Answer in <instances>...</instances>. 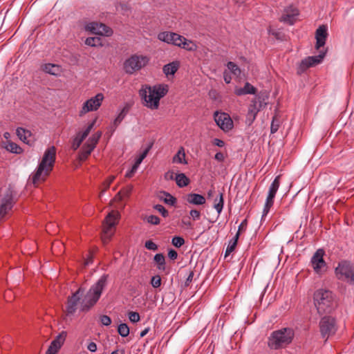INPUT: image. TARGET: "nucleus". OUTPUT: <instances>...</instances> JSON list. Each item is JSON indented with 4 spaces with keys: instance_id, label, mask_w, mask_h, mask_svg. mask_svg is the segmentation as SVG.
Returning a JSON list of instances; mask_svg holds the SVG:
<instances>
[{
    "instance_id": "53",
    "label": "nucleus",
    "mask_w": 354,
    "mask_h": 354,
    "mask_svg": "<svg viewBox=\"0 0 354 354\" xmlns=\"http://www.w3.org/2000/svg\"><path fill=\"white\" fill-rule=\"evenodd\" d=\"M189 215L194 221L198 220L201 218V212L197 209H192L189 212Z\"/></svg>"
},
{
    "instance_id": "55",
    "label": "nucleus",
    "mask_w": 354,
    "mask_h": 354,
    "mask_svg": "<svg viewBox=\"0 0 354 354\" xmlns=\"http://www.w3.org/2000/svg\"><path fill=\"white\" fill-rule=\"evenodd\" d=\"M165 202L169 205H174L176 203V198L169 194H166Z\"/></svg>"
},
{
    "instance_id": "21",
    "label": "nucleus",
    "mask_w": 354,
    "mask_h": 354,
    "mask_svg": "<svg viewBox=\"0 0 354 354\" xmlns=\"http://www.w3.org/2000/svg\"><path fill=\"white\" fill-rule=\"evenodd\" d=\"M158 39L169 44L178 46L181 41V35L172 32H162L158 35Z\"/></svg>"
},
{
    "instance_id": "24",
    "label": "nucleus",
    "mask_w": 354,
    "mask_h": 354,
    "mask_svg": "<svg viewBox=\"0 0 354 354\" xmlns=\"http://www.w3.org/2000/svg\"><path fill=\"white\" fill-rule=\"evenodd\" d=\"M186 200L189 204L196 205H202L206 202V199L203 195L194 193L188 194L186 196Z\"/></svg>"
},
{
    "instance_id": "47",
    "label": "nucleus",
    "mask_w": 354,
    "mask_h": 354,
    "mask_svg": "<svg viewBox=\"0 0 354 354\" xmlns=\"http://www.w3.org/2000/svg\"><path fill=\"white\" fill-rule=\"evenodd\" d=\"M145 221L152 225H158L160 223V218L155 215H149L146 216Z\"/></svg>"
},
{
    "instance_id": "35",
    "label": "nucleus",
    "mask_w": 354,
    "mask_h": 354,
    "mask_svg": "<svg viewBox=\"0 0 354 354\" xmlns=\"http://www.w3.org/2000/svg\"><path fill=\"white\" fill-rule=\"evenodd\" d=\"M279 178L280 177L279 176L274 178V180L270 186L268 195H270L275 197V195L279 189L280 185Z\"/></svg>"
},
{
    "instance_id": "26",
    "label": "nucleus",
    "mask_w": 354,
    "mask_h": 354,
    "mask_svg": "<svg viewBox=\"0 0 354 354\" xmlns=\"http://www.w3.org/2000/svg\"><path fill=\"white\" fill-rule=\"evenodd\" d=\"M181 41L178 42L179 45L177 46L188 51H195L197 49V45L192 40H189L183 36H181Z\"/></svg>"
},
{
    "instance_id": "60",
    "label": "nucleus",
    "mask_w": 354,
    "mask_h": 354,
    "mask_svg": "<svg viewBox=\"0 0 354 354\" xmlns=\"http://www.w3.org/2000/svg\"><path fill=\"white\" fill-rule=\"evenodd\" d=\"M214 158L219 162H223L225 159V156L221 152H217L215 154Z\"/></svg>"
},
{
    "instance_id": "14",
    "label": "nucleus",
    "mask_w": 354,
    "mask_h": 354,
    "mask_svg": "<svg viewBox=\"0 0 354 354\" xmlns=\"http://www.w3.org/2000/svg\"><path fill=\"white\" fill-rule=\"evenodd\" d=\"M320 331L324 338H328L336 331L335 322L331 317H324L319 322Z\"/></svg>"
},
{
    "instance_id": "64",
    "label": "nucleus",
    "mask_w": 354,
    "mask_h": 354,
    "mask_svg": "<svg viewBox=\"0 0 354 354\" xmlns=\"http://www.w3.org/2000/svg\"><path fill=\"white\" fill-rule=\"evenodd\" d=\"M111 354H124V352L122 350H116V351H113Z\"/></svg>"
},
{
    "instance_id": "41",
    "label": "nucleus",
    "mask_w": 354,
    "mask_h": 354,
    "mask_svg": "<svg viewBox=\"0 0 354 354\" xmlns=\"http://www.w3.org/2000/svg\"><path fill=\"white\" fill-rule=\"evenodd\" d=\"M281 124L280 119L277 116H274L272 120L271 127H270V132L271 133H276Z\"/></svg>"
},
{
    "instance_id": "22",
    "label": "nucleus",
    "mask_w": 354,
    "mask_h": 354,
    "mask_svg": "<svg viewBox=\"0 0 354 354\" xmlns=\"http://www.w3.org/2000/svg\"><path fill=\"white\" fill-rule=\"evenodd\" d=\"M328 28L325 25L320 26L316 30L315 38H316V49H319L323 47L326 44V40L328 36L327 32Z\"/></svg>"
},
{
    "instance_id": "28",
    "label": "nucleus",
    "mask_w": 354,
    "mask_h": 354,
    "mask_svg": "<svg viewBox=\"0 0 354 354\" xmlns=\"http://www.w3.org/2000/svg\"><path fill=\"white\" fill-rule=\"evenodd\" d=\"M17 135L21 141L30 145L31 140L30 138L31 137V133L30 131L19 127L17 129Z\"/></svg>"
},
{
    "instance_id": "23",
    "label": "nucleus",
    "mask_w": 354,
    "mask_h": 354,
    "mask_svg": "<svg viewBox=\"0 0 354 354\" xmlns=\"http://www.w3.org/2000/svg\"><path fill=\"white\" fill-rule=\"evenodd\" d=\"M261 108V102H257L256 99H253L251 101V103L248 107V111L247 118L248 120H250L251 122H252L256 117L259 111Z\"/></svg>"
},
{
    "instance_id": "12",
    "label": "nucleus",
    "mask_w": 354,
    "mask_h": 354,
    "mask_svg": "<svg viewBox=\"0 0 354 354\" xmlns=\"http://www.w3.org/2000/svg\"><path fill=\"white\" fill-rule=\"evenodd\" d=\"M325 251L323 249H318L311 258L310 263L314 271L317 274H322L327 269V264L324 259Z\"/></svg>"
},
{
    "instance_id": "18",
    "label": "nucleus",
    "mask_w": 354,
    "mask_h": 354,
    "mask_svg": "<svg viewBox=\"0 0 354 354\" xmlns=\"http://www.w3.org/2000/svg\"><path fill=\"white\" fill-rule=\"evenodd\" d=\"M82 294L83 290L80 288L68 298L66 306V313L68 315H73L75 313Z\"/></svg>"
},
{
    "instance_id": "34",
    "label": "nucleus",
    "mask_w": 354,
    "mask_h": 354,
    "mask_svg": "<svg viewBox=\"0 0 354 354\" xmlns=\"http://www.w3.org/2000/svg\"><path fill=\"white\" fill-rule=\"evenodd\" d=\"M43 70L47 73L57 75L60 71V68L56 64H46L43 66Z\"/></svg>"
},
{
    "instance_id": "5",
    "label": "nucleus",
    "mask_w": 354,
    "mask_h": 354,
    "mask_svg": "<svg viewBox=\"0 0 354 354\" xmlns=\"http://www.w3.org/2000/svg\"><path fill=\"white\" fill-rule=\"evenodd\" d=\"M314 304L319 314L330 312L334 305V296L331 291L325 289L316 290L313 295Z\"/></svg>"
},
{
    "instance_id": "33",
    "label": "nucleus",
    "mask_w": 354,
    "mask_h": 354,
    "mask_svg": "<svg viewBox=\"0 0 354 354\" xmlns=\"http://www.w3.org/2000/svg\"><path fill=\"white\" fill-rule=\"evenodd\" d=\"M85 44L91 46H103V39L100 37H90L86 38Z\"/></svg>"
},
{
    "instance_id": "48",
    "label": "nucleus",
    "mask_w": 354,
    "mask_h": 354,
    "mask_svg": "<svg viewBox=\"0 0 354 354\" xmlns=\"http://www.w3.org/2000/svg\"><path fill=\"white\" fill-rule=\"evenodd\" d=\"M151 284L155 288H159L161 285L160 277L159 275L152 277L151 279Z\"/></svg>"
},
{
    "instance_id": "13",
    "label": "nucleus",
    "mask_w": 354,
    "mask_h": 354,
    "mask_svg": "<svg viewBox=\"0 0 354 354\" xmlns=\"http://www.w3.org/2000/svg\"><path fill=\"white\" fill-rule=\"evenodd\" d=\"M326 52H320L318 55L308 57L303 59L297 68V73L301 74L306 71L308 68L315 66L320 64L324 57H325Z\"/></svg>"
},
{
    "instance_id": "50",
    "label": "nucleus",
    "mask_w": 354,
    "mask_h": 354,
    "mask_svg": "<svg viewBox=\"0 0 354 354\" xmlns=\"http://www.w3.org/2000/svg\"><path fill=\"white\" fill-rule=\"evenodd\" d=\"M145 246L147 250L156 251L158 250V245L151 240L147 241Z\"/></svg>"
},
{
    "instance_id": "59",
    "label": "nucleus",
    "mask_w": 354,
    "mask_h": 354,
    "mask_svg": "<svg viewBox=\"0 0 354 354\" xmlns=\"http://www.w3.org/2000/svg\"><path fill=\"white\" fill-rule=\"evenodd\" d=\"M212 143L216 145V146H218L219 147H224L225 145V142L224 141H223L221 139H218V138H214L213 140H212Z\"/></svg>"
},
{
    "instance_id": "7",
    "label": "nucleus",
    "mask_w": 354,
    "mask_h": 354,
    "mask_svg": "<svg viewBox=\"0 0 354 354\" xmlns=\"http://www.w3.org/2000/svg\"><path fill=\"white\" fill-rule=\"evenodd\" d=\"M337 279L354 286V265L348 261H341L335 269Z\"/></svg>"
},
{
    "instance_id": "45",
    "label": "nucleus",
    "mask_w": 354,
    "mask_h": 354,
    "mask_svg": "<svg viewBox=\"0 0 354 354\" xmlns=\"http://www.w3.org/2000/svg\"><path fill=\"white\" fill-rule=\"evenodd\" d=\"M171 243L176 248H180L185 243V240L181 236H174L172 239Z\"/></svg>"
},
{
    "instance_id": "16",
    "label": "nucleus",
    "mask_w": 354,
    "mask_h": 354,
    "mask_svg": "<svg viewBox=\"0 0 354 354\" xmlns=\"http://www.w3.org/2000/svg\"><path fill=\"white\" fill-rule=\"evenodd\" d=\"M85 28L91 33L97 35L109 36L112 34L111 29L102 23L91 22L88 24Z\"/></svg>"
},
{
    "instance_id": "57",
    "label": "nucleus",
    "mask_w": 354,
    "mask_h": 354,
    "mask_svg": "<svg viewBox=\"0 0 354 354\" xmlns=\"http://www.w3.org/2000/svg\"><path fill=\"white\" fill-rule=\"evenodd\" d=\"M168 257L170 259L175 260L178 257V253L176 250H174L173 249H170L168 251Z\"/></svg>"
},
{
    "instance_id": "3",
    "label": "nucleus",
    "mask_w": 354,
    "mask_h": 354,
    "mask_svg": "<svg viewBox=\"0 0 354 354\" xmlns=\"http://www.w3.org/2000/svg\"><path fill=\"white\" fill-rule=\"evenodd\" d=\"M108 275L103 274L91 286L81 303V310L87 311L100 299L103 290L107 285Z\"/></svg>"
},
{
    "instance_id": "29",
    "label": "nucleus",
    "mask_w": 354,
    "mask_h": 354,
    "mask_svg": "<svg viewBox=\"0 0 354 354\" xmlns=\"http://www.w3.org/2000/svg\"><path fill=\"white\" fill-rule=\"evenodd\" d=\"M3 147L8 151L14 153H21L22 151L21 148L16 143L12 142L9 140L3 142Z\"/></svg>"
},
{
    "instance_id": "38",
    "label": "nucleus",
    "mask_w": 354,
    "mask_h": 354,
    "mask_svg": "<svg viewBox=\"0 0 354 354\" xmlns=\"http://www.w3.org/2000/svg\"><path fill=\"white\" fill-rule=\"evenodd\" d=\"M224 205V200H223V193L219 194V198H216L214 201V207L216 210L218 214H221V212L223 210Z\"/></svg>"
},
{
    "instance_id": "2",
    "label": "nucleus",
    "mask_w": 354,
    "mask_h": 354,
    "mask_svg": "<svg viewBox=\"0 0 354 354\" xmlns=\"http://www.w3.org/2000/svg\"><path fill=\"white\" fill-rule=\"evenodd\" d=\"M167 84H156L153 86L143 85L139 91V95L143 101V104L151 110L158 109L160 100L168 93Z\"/></svg>"
},
{
    "instance_id": "63",
    "label": "nucleus",
    "mask_w": 354,
    "mask_h": 354,
    "mask_svg": "<svg viewBox=\"0 0 354 354\" xmlns=\"http://www.w3.org/2000/svg\"><path fill=\"white\" fill-rule=\"evenodd\" d=\"M166 178L169 179H174V172H167L166 174Z\"/></svg>"
},
{
    "instance_id": "40",
    "label": "nucleus",
    "mask_w": 354,
    "mask_h": 354,
    "mask_svg": "<svg viewBox=\"0 0 354 354\" xmlns=\"http://www.w3.org/2000/svg\"><path fill=\"white\" fill-rule=\"evenodd\" d=\"M115 176L112 175L109 176L102 183V191L100 192V196H102L104 193L109 188L111 184L115 180Z\"/></svg>"
},
{
    "instance_id": "11",
    "label": "nucleus",
    "mask_w": 354,
    "mask_h": 354,
    "mask_svg": "<svg viewBox=\"0 0 354 354\" xmlns=\"http://www.w3.org/2000/svg\"><path fill=\"white\" fill-rule=\"evenodd\" d=\"M102 135V132L98 131L93 134L84 143L83 145L81 151L80 153V160H85L88 156L91 153L93 149L95 148L97 144L98 143L101 136Z\"/></svg>"
},
{
    "instance_id": "39",
    "label": "nucleus",
    "mask_w": 354,
    "mask_h": 354,
    "mask_svg": "<svg viewBox=\"0 0 354 354\" xmlns=\"http://www.w3.org/2000/svg\"><path fill=\"white\" fill-rule=\"evenodd\" d=\"M239 236V232H237L235 236L233 238V239L230 241L225 250V256L229 255L231 252H232L234 250L236 245L237 244Z\"/></svg>"
},
{
    "instance_id": "27",
    "label": "nucleus",
    "mask_w": 354,
    "mask_h": 354,
    "mask_svg": "<svg viewBox=\"0 0 354 354\" xmlns=\"http://www.w3.org/2000/svg\"><path fill=\"white\" fill-rule=\"evenodd\" d=\"M180 67V62L178 61H174L167 64L163 67V72L166 75H174Z\"/></svg>"
},
{
    "instance_id": "10",
    "label": "nucleus",
    "mask_w": 354,
    "mask_h": 354,
    "mask_svg": "<svg viewBox=\"0 0 354 354\" xmlns=\"http://www.w3.org/2000/svg\"><path fill=\"white\" fill-rule=\"evenodd\" d=\"M14 205L12 193L10 189L0 191V221L12 209Z\"/></svg>"
},
{
    "instance_id": "32",
    "label": "nucleus",
    "mask_w": 354,
    "mask_h": 354,
    "mask_svg": "<svg viewBox=\"0 0 354 354\" xmlns=\"http://www.w3.org/2000/svg\"><path fill=\"white\" fill-rule=\"evenodd\" d=\"M153 260L155 263L157 264V268L159 270H165V258L162 254H156L153 257Z\"/></svg>"
},
{
    "instance_id": "58",
    "label": "nucleus",
    "mask_w": 354,
    "mask_h": 354,
    "mask_svg": "<svg viewBox=\"0 0 354 354\" xmlns=\"http://www.w3.org/2000/svg\"><path fill=\"white\" fill-rule=\"evenodd\" d=\"M87 349L89 351L94 353L97 351V344L95 342H91L88 344Z\"/></svg>"
},
{
    "instance_id": "37",
    "label": "nucleus",
    "mask_w": 354,
    "mask_h": 354,
    "mask_svg": "<svg viewBox=\"0 0 354 354\" xmlns=\"http://www.w3.org/2000/svg\"><path fill=\"white\" fill-rule=\"evenodd\" d=\"M127 112H128L127 107H124L120 111V113L118 114L117 117L115 118V120L113 121V125L115 126V127H118L121 123V122L124 120L126 115L127 114Z\"/></svg>"
},
{
    "instance_id": "31",
    "label": "nucleus",
    "mask_w": 354,
    "mask_h": 354,
    "mask_svg": "<svg viewBox=\"0 0 354 354\" xmlns=\"http://www.w3.org/2000/svg\"><path fill=\"white\" fill-rule=\"evenodd\" d=\"M173 162L180 164L187 163L185 160V149L183 147H180L176 154L173 157Z\"/></svg>"
},
{
    "instance_id": "20",
    "label": "nucleus",
    "mask_w": 354,
    "mask_h": 354,
    "mask_svg": "<svg viewBox=\"0 0 354 354\" xmlns=\"http://www.w3.org/2000/svg\"><path fill=\"white\" fill-rule=\"evenodd\" d=\"M96 122V119L93 120L87 127L83 131L77 133L72 143L73 150L77 149L83 140L88 136Z\"/></svg>"
},
{
    "instance_id": "46",
    "label": "nucleus",
    "mask_w": 354,
    "mask_h": 354,
    "mask_svg": "<svg viewBox=\"0 0 354 354\" xmlns=\"http://www.w3.org/2000/svg\"><path fill=\"white\" fill-rule=\"evenodd\" d=\"M129 320L133 323H137L140 321V317L138 313L130 311L128 313Z\"/></svg>"
},
{
    "instance_id": "49",
    "label": "nucleus",
    "mask_w": 354,
    "mask_h": 354,
    "mask_svg": "<svg viewBox=\"0 0 354 354\" xmlns=\"http://www.w3.org/2000/svg\"><path fill=\"white\" fill-rule=\"evenodd\" d=\"M133 190V186L129 185L126 187L123 188L120 192L119 194L122 195V197H128Z\"/></svg>"
},
{
    "instance_id": "36",
    "label": "nucleus",
    "mask_w": 354,
    "mask_h": 354,
    "mask_svg": "<svg viewBox=\"0 0 354 354\" xmlns=\"http://www.w3.org/2000/svg\"><path fill=\"white\" fill-rule=\"evenodd\" d=\"M274 199V196L268 195L266 203H265L264 208L263 210L262 217L267 216V214L270 212V208L273 205Z\"/></svg>"
},
{
    "instance_id": "61",
    "label": "nucleus",
    "mask_w": 354,
    "mask_h": 354,
    "mask_svg": "<svg viewBox=\"0 0 354 354\" xmlns=\"http://www.w3.org/2000/svg\"><path fill=\"white\" fill-rule=\"evenodd\" d=\"M223 78H224V81L225 82L226 84H230L231 82V80H232L231 75L227 71L224 72Z\"/></svg>"
},
{
    "instance_id": "30",
    "label": "nucleus",
    "mask_w": 354,
    "mask_h": 354,
    "mask_svg": "<svg viewBox=\"0 0 354 354\" xmlns=\"http://www.w3.org/2000/svg\"><path fill=\"white\" fill-rule=\"evenodd\" d=\"M174 179L177 185L180 187L187 186L190 182L189 179L183 173L176 174Z\"/></svg>"
},
{
    "instance_id": "25",
    "label": "nucleus",
    "mask_w": 354,
    "mask_h": 354,
    "mask_svg": "<svg viewBox=\"0 0 354 354\" xmlns=\"http://www.w3.org/2000/svg\"><path fill=\"white\" fill-rule=\"evenodd\" d=\"M257 89L249 82H246L243 88H236L234 93L238 96H241L247 94H255Z\"/></svg>"
},
{
    "instance_id": "43",
    "label": "nucleus",
    "mask_w": 354,
    "mask_h": 354,
    "mask_svg": "<svg viewBox=\"0 0 354 354\" xmlns=\"http://www.w3.org/2000/svg\"><path fill=\"white\" fill-rule=\"evenodd\" d=\"M149 151V148L145 149L136 159V161L133 164L136 167H139L140 165L142 163L143 160L146 158Z\"/></svg>"
},
{
    "instance_id": "15",
    "label": "nucleus",
    "mask_w": 354,
    "mask_h": 354,
    "mask_svg": "<svg viewBox=\"0 0 354 354\" xmlns=\"http://www.w3.org/2000/svg\"><path fill=\"white\" fill-rule=\"evenodd\" d=\"M216 124L224 131H229L233 128V121L229 114L216 111L214 113Z\"/></svg>"
},
{
    "instance_id": "19",
    "label": "nucleus",
    "mask_w": 354,
    "mask_h": 354,
    "mask_svg": "<svg viewBox=\"0 0 354 354\" xmlns=\"http://www.w3.org/2000/svg\"><path fill=\"white\" fill-rule=\"evenodd\" d=\"M66 337V333L62 331L51 342L46 354H57L64 344Z\"/></svg>"
},
{
    "instance_id": "1",
    "label": "nucleus",
    "mask_w": 354,
    "mask_h": 354,
    "mask_svg": "<svg viewBox=\"0 0 354 354\" xmlns=\"http://www.w3.org/2000/svg\"><path fill=\"white\" fill-rule=\"evenodd\" d=\"M56 148L54 146L48 147L30 178L35 185L44 182L53 171L56 160Z\"/></svg>"
},
{
    "instance_id": "54",
    "label": "nucleus",
    "mask_w": 354,
    "mask_h": 354,
    "mask_svg": "<svg viewBox=\"0 0 354 354\" xmlns=\"http://www.w3.org/2000/svg\"><path fill=\"white\" fill-rule=\"evenodd\" d=\"M181 223H182V226L183 227H185V229L188 230V229H192L193 228V224L189 220H186V219L183 218V219H182Z\"/></svg>"
},
{
    "instance_id": "9",
    "label": "nucleus",
    "mask_w": 354,
    "mask_h": 354,
    "mask_svg": "<svg viewBox=\"0 0 354 354\" xmlns=\"http://www.w3.org/2000/svg\"><path fill=\"white\" fill-rule=\"evenodd\" d=\"M104 99V96L102 93H97L95 96L88 99L83 103L79 111V115L82 117L88 112L97 111L102 105Z\"/></svg>"
},
{
    "instance_id": "62",
    "label": "nucleus",
    "mask_w": 354,
    "mask_h": 354,
    "mask_svg": "<svg viewBox=\"0 0 354 354\" xmlns=\"http://www.w3.org/2000/svg\"><path fill=\"white\" fill-rule=\"evenodd\" d=\"M149 328H145V330H143L141 333H140V337H145L149 332Z\"/></svg>"
},
{
    "instance_id": "42",
    "label": "nucleus",
    "mask_w": 354,
    "mask_h": 354,
    "mask_svg": "<svg viewBox=\"0 0 354 354\" xmlns=\"http://www.w3.org/2000/svg\"><path fill=\"white\" fill-rule=\"evenodd\" d=\"M118 332L123 337L129 335V328L126 324H120L118 327Z\"/></svg>"
},
{
    "instance_id": "4",
    "label": "nucleus",
    "mask_w": 354,
    "mask_h": 354,
    "mask_svg": "<svg viewBox=\"0 0 354 354\" xmlns=\"http://www.w3.org/2000/svg\"><path fill=\"white\" fill-rule=\"evenodd\" d=\"M295 331L291 328H282L273 331L268 338V346L278 350L286 348L293 340Z\"/></svg>"
},
{
    "instance_id": "44",
    "label": "nucleus",
    "mask_w": 354,
    "mask_h": 354,
    "mask_svg": "<svg viewBox=\"0 0 354 354\" xmlns=\"http://www.w3.org/2000/svg\"><path fill=\"white\" fill-rule=\"evenodd\" d=\"M227 67L228 70L230 71V72L232 73H233L234 75L238 76L240 75L241 70L235 63H234L232 62H229L227 64Z\"/></svg>"
},
{
    "instance_id": "6",
    "label": "nucleus",
    "mask_w": 354,
    "mask_h": 354,
    "mask_svg": "<svg viewBox=\"0 0 354 354\" xmlns=\"http://www.w3.org/2000/svg\"><path fill=\"white\" fill-rule=\"evenodd\" d=\"M119 216L120 214L117 211H111L106 216L101 237L104 244H107L114 235Z\"/></svg>"
},
{
    "instance_id": "51",
    "label": "nucleus",
    "mask_w": 354,
    "mask_h": 354,
    "mask_svg": "<svg viewBox=\"0 0 354 354\" xmlns=\"http://www.w3.org/2000/svg\"><path fill=\"white\" fill-rule=\"evenodd\" d=\"M154 209L160 212L162 216L167 217L168 216V212L162 205H156Z\"/></svg>"
},
{
    "instance_id": "56",
    "label": "nucleus",
    "mask_w": 354,
    "mask_h": 354,
    "mask_svg": "<svg viewBox=\"0 0 354 354\" xmlns=\"http://www.w3.org/2000/svg\"><path fill=\"white\" fill-rule=\"evenodd\" d=\"M138 169V167L133 165L131 169L130 170H129L128 171H127V173L125 174V177H127L128 178H131L134 175V174L137 171Z\"/></svg>"
},
{
    "instance_id": "52",
    "label": "nucleus",
    "mask_w": 354,
    "mask_h": 354,
    "mask_svg": "<svg viewBox=\"0 0 354 354\" xmlns=\"http://www.w3.org/2000/svg\"><path fill=\"white\" fill-rule=\"evenodd\" d=\"M100 322L102 325L108 326L111 324V318L107 315H102L100 318Z\"/></svg>"
},
{
    "instance_id": "8",
    "label": "nucleus",
    "mask_w": 354,
    "mask_h": 354,
    "mask_svg": "<svg viewBox=\"0 0 354 354\" xmlns=\"http://www.w3.org/2000/svg\"><path fill=\"white\" fill-rule=\"evenodd\" d=\"M149 61V58L146 55H133L125 61L124 68L127 73L133 74L146 66Z\"/></svg>"
},
{
    "instance_id": "17",
    "label": "nucleus",
    "mask_w": 354,
    "mask_h": 354,
    "mask_svg": "<svg viewBox=\"0 0 354 354\" xmlns=\"http://www.w3.org/2000/svg\"><path fill=\"white\" fill-rule=\"evenodd\" d=\"M298 15V9L291 6L284 10L283 13L280 18V21L285 24L292 25L296 21Z\"/></svg>"
}]
</instances>
